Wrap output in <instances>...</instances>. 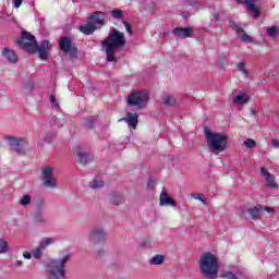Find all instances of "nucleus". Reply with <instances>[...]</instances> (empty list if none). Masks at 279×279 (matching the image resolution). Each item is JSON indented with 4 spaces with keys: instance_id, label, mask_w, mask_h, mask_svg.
Returning <instances> with one entry per match:
<instances>
[{
    "instance_id": "18",
    "label": "nucleus",
    "mask_w": 279,
    "mask_h": 279,
    "mask_svg": "<svg viewBox=\"0 0 279 279\" xmlns=\"http://www.w3.org/2000/svg\"><path fill=\"white\" fill-rule=\"evenodd\" d=\"M244 4L248 12H252L253 19H258L260 16V11L256 9V0H244Z\"/></svg>"
},
{
    "instance_id": "7",
    "label": "nucleus",
    "mask_w": 279,
    "mask_h": 279,
    "mask_svg": "<svg viewBox=\"0 0 279 279\" xmlns=\"http://www.w3.org/2000/svg\"><path fill=\"white\" fill-rule=\"evenodd\" d=\"M149 101V92L135 90L128 97V104L131 108H145Z\"/></svg>"
},
{
    "instance_id": "19",
    "label": "nucleus",
    "mask_w": 279,
    "mask_h": 279,
    "mask_svg": "<svg viewBox=\"0 0 279 279\" xmlns=\"http://www.w3.org/2000/svg\"><path fill=\"white\" fill-rule=\"evenodd\" d=\"M2 56L3 58H5V60H8V62H10L11 64H16V62H19V57L16 56V52H14V50H10L8 48H4L2 50Z\"/></svg>"
},
{
    "instance_id": "14",
    "label": "nucleus",
    "mask_w": 279,
    "mask_h": 279,
    "mask_svg": "<svg viewBox=\"0 0 279 279\" xmlns=\"http://www.w3.org/2000/svg\"><path fill=\"white\" fill-rule=\"evenodd\" d=\"M159 205L160 206H175V201L171 196H169L166 187H162V191L159 195Z\"/></svg>"
},
{
    "instance_id": "30",
    "label": "nucleus",
    "mask_w": 279,
    "mask_h": 279,
    "mask_svg": "<svg viewBox=\"0 0 279 279\" xmlns=\"http://www.w3.org/2000/svg\"><path fill=\"white\" fill-rule=\"evenodd\" d=\"M5 252H8V241L0 239V254H5Z\"/></svg>"
},
{
    "instance_id": "29",
    "label": "nucleus",
    "mask_w": 279,
    "mask_h": 279,
    "mask_svg": "<svg viewBox=\"0 0 279 279\" xmlns=\"http://www.w3.org/2000/svg\"><path fill=\"white\" fill-rule=\"evenodd\" d=\"M21 206H29L32 204V196L24 195L22 199L20 201Z\"/></svg>"
},
{
    "instance_id": "36",
    "label": "nucleus",
    "mask_w": 279,
    "mask_h": 279,
    "mask_svg": "<svg viewBox=\"0 0 279 279\" xmlns=\"http://www.w3.org/2000/svg\"><path fill=\"white\" fill-rule=\"evenodd\" d=\"M50 104L53 110H60V105L58 104V100H56V96H50Z\"/></svg>"
},
{
    "instance_id": "4",
    "label": "nucleus",
    "mask_w": 279,
    "mask_h": 279,
    "mask_svg": "<svg viewBox=\"0 0 279 279\" xmlns=\"http://www.w3.org/2000/svg\"><path fill=\"white\" fill-rule=\"evenodd\" d=\"M71 260V254H65L61 258L52 259L46 265L49 279H66V263Z\"/></svg>"
},
{
    "instance_id": "6",
    "label": "nucleus",
    "mask_w": 279,
    "mask_h": 279,
    "mask_svg": "<svg viewBox=\"0 0 279 279\" xmlns=\"http://www.w3.org/2000/svg\"><path fill=\"white\" fill-rule=\"evenodd\" d=\"M108 236V231L101 225L93 226L87 234V241L89 245L97 247V245H106V238Z\"/></svg>"
},
{
    "instance_id": "47",
    "label": "nucleus",
    "mask_w": 279,
    "mask_h": 279,
    "mask_svg": "<svg viewBox=\"0 0 279 279\" xmlns=\"http://www.w3.org/2000/svg\"><path fill=\"white\" fill-rule=\"evenodd\" d=\"M271 145L272 147H279V141L276 138L271 140Z\"/></svg>"
},
{
    "instance_id": "48",
    "label": "nucleus",
    "mask_w": 279,
    "mask_h": 279,
    "mask_svg": "<svg viewBox=\"0 0 279 279\" xmlns=\"http://www.w3.org/2000/svg\"><path fill=\"white\" fill-rule=\"evenodd\" d=\"M260 174H262V175H266V178H267V174H270V173L267 172V169H266V168H262V169H260Z\"/></svg>"
},
{
    "instance_id": "2",
    "label": "nucleus",
    "mask_w": 279,
    "mask_h": 279,
    "mask_svg": "<svg viewBox=\"0 0 279 279\" xmlns=\"http://www.w3.org/2000/svg\"><path fill=\"white\" fill-rule=\"evenodd\" d=\"M125 35L117 28H112L109 36L102 41V47L107 53V62H117L114 51L125 47Z\"/></svg>"
},
{
    "instance_id": "3",
    "label": "nucleus",
    "mask_w": 279,
    "mask_h": 279,
    "mask_svg": "<svg viewBox=\"0 0 279 279\" xmlns=\"http://www.w3.org/2000/svg\"><path fill=\"white\" fill-rule=\"evenodd\" d=\"M201 274L206 279H217L219 274V262L213 253H205L199 259Z\"/></svg>"
},
{
    "instance_id": "11",
    "label": "nucleus",
    "mask_w": 279,
    "mask_h": 279,
    "mask_svg": "<svg viewBox=\"0 0 279 279\" xmlns=\"http://www.w3.org/2000/svg\"><path fill=\"white\" fill-rule=\"evenodd\" d=\"M75 158L77 162H80V165H83V166H86L88 162H93V160H95V157L90 153L80 147L77 151H75Z\"/></svg>"
},
{
    "instance_id": "28",
    "label": "nucleus",
    "mask_w": 279,
    "mask_h": 279,
    "mask_svg": "<svg viewBox=\"0 0 279 279\" xmlns=\"http://www.w3.org/2000/svg\"><path fill=\"white\" fill-rule=\"evenodd\" d=\"M162 263H165V256L162 255H156L149 259L150 265H162Z\"/></svg>"
},
{
    "instance_id": "33",
    "label": "nucleus",
    "mask_w": 279,
    "mask_h": 279,
    "mask_svg": "<svg viewBox=\"0 0 279 279\" xmlns=\"http://www.w3.org/2000/svg\"><path fill=\"white\" fill-rule=\"evenodd\" d=\"M111 16L113 19H123V11L121 9H117L111 11Z\"/></svg>"
},
{
    "instance_id": "16",
    "label": "nucleus",
    "mask_w": 279,
    "mask_h": 279,
    "mask_svg": "<svg viewBox=\"0 0 279 279\" xmlns=\"http://www.w3.org/2000/svg\"><path fill=\"white\" fill-rule=\"evenodd\" d=\"M120 121H124V123H128L129 128H133V130H136L138 125V114L128 112L126 118L120 119Z\"/></svg>"
},
{
    "instance_id": "8",
    "label": "nucleus",
    "mask_w": 279,
    "mask_h": 279,
    "mask_svg": "<svg viewBox=\"0 0 279 279\" xmlns=\"http://www.w3.org/2000/svg\"><path fill=\"white\" fill-rule=\"evenodd\" d=\"M41 182L46 189H56L58 181L53 177V168L46 166L41 169Z\"/></svg>"
},
{
    "instance_id": "46",
    "label": "nucleus",
    "mask_w": 279,
    "mask_h": 279,
    "mask_svg": "<svg viewBox=\"0 0 279 279\" xmlns=\"http://www.w3.org/2000/svg\"><path fill=\"white\" fill-rule=\"evenodd\" d=\"M266 210V213H276V210L272 207H263V213Z\"/></svg>"
},
{
    "instance_id": "41",
    "label": "nucleus",
    "mask_w": 279,
    "mask_h": 279,
    "mask_svg": "<svg viewBox=\"0 0 279 279\" xmlns=\"http://www.w3.org/2000/svg\"><path fill=\"white\" fill-rule=\"evenodd\" d=\"M96 256H98V258H104V256H106V248L100 247L98 250H96Z\"/></svg>"
},
{
    "instance_id": "24",
    "label": "nucleus",
    "mask_w": 279,
    "mask_h": 279,
    "mask_svg": "<svg viewBox=\"0 0 279 279\" xmlns=\"http://www.w3.org/2000/svg\"><path fill=\"white\" fill-rule=\"evenodd\" d=\"M104 179L99 177H95L94 180L88 183V187L94 189V191H97V189H104Z\"/></svg>"
},
{
    "instance_id": "5",
    "label": "nucleus",
    "mask_w": 279,
    "mask_h": 279,
    "mask_svg": "<svg viewBox=\"0 0 279 279\" xmlns=\"http://www.w3.org/2000/svg\"><path fill=\"white\" fill-rule=\"evenodd\" d=\"M205 136L210 151L214 154H221V151H226V145H228V136L221 133H213L208 129H205Z\"/></svg>"
},
{
    "instance_id": "35",
    "label": "nucleus",
    "mask_w": 279,
    "mask_h": 279,
    "mask_svg": "<svg viewBox=\"0 0 279 279\" xmlns=\"http://www.w3.org/2000/svg\"><path fill=\"white\" fill-rule=\"evenodd\" d=\"M43 250L44 248H40V246H38L37 248H35L33 251V256L34 258H36L37 260L40 259L43 257Z\"/></svg>"
},
{
    "instance_id": "20",
    "label": "nucleus",
    "mask_w": 279,
    "mask_h": 279,
    "mask_svg": "<svg viewBox=\"0 0 279 279\" xmlns=\"http://www.w3.org/2000/svg\"><path fill=\"white\" fill-rule=\"evenodd\" d=\"M246 213L250 215L251 219H260V217H263V205L251 207Z\"/></svg>"
},
{
    "instance_id": "43",
    "label": "nucleus",
    "mask_w": 279,
    "mask_h": 279,
    "mask_svg": "<svg viewBox=\"0 0 279 279\" xmlns=\"http://www.w3.org/2000/svg\"><path fill=\"white\" fill-rule=\"evenodd\" d=\"M192 197H194V199L203 202V204H206V202L204 201V194H192Z\"/></svg>"
},
{
    "instance_id": "52",
    "label": "nucleus",
    "mask_w": 279,
    "mask_h": 279,
    "mask_svg": "<svg viewBox=\"0 0 279 279\" xmlns=\"http://www.w3.org/2000/svg\"><path fill=\"white\" fill-rule=\"evenodd\" d=\"M251 114H256V110L252 109Z\"/></svg>"
},
{
    "instance_id": "44",
    "label": "nucleus",
    "mask_w": 279,
    "mask_h": 279,
    "mask_svg": "<svg viewBox=\"0 0 279 279\" xmlns=\"http://www.w3.org/2000/svg\"><path fill=\"white\" fill-rule=\"evenodd\" d=\"M13 3H14V8H21L23 0H14Z\"/></svg>"
},
{
    "instance_id": "50",
    "label": "nucleus",
    "mask_w": 279,
    "mask_h": 279,
    "mask_svg": "<svg viewBox=\"0 0 279 279\" xmlns=\"http://www.w3.org/2000/svg\"><path fill=\"white\" fill-rule=\"evenodd\" d=\"M15 265L16 267H23V260H16Z\"/></svg>"
},
{
    "instance_id": "22",
    "label": "nucleus",
    "mask_w": 279,
    "mask_h": 279,
    "mask_svg": "<svg viewBox=\"0 0 279 279\" xmlns=\"http://www.w3.org/2000/svg\"><path fill=\"white\" fill-rule=\"evenodd\" d=\"M250 95H247V93H242L233 97V104L235 106H243V104H247Z\"/></svg>"
},
{
    "instance_id": "51",
    "label": "nucleus",
    "mask_w": 279,
    "mask_h": 279,
    "mask_svg": "<svg viewBox=\"0 0 279 279\" xmlns=\"http://www.w3.org/2000/svg\"><path fill=\"white\" fill-rule=\"evenodd\" d=\"M33 87L34 85H29V84L26 85V88H33Z\"/></svg>"
},
{
    "instance_id": "21",
    "label": "nucleus",
    "mask_w": 279,
    "mask_h": 279,
    "mask_svg": "<svg viewBox=\"0 0 279 279\" xmlns=\"http://www.w3.org/2000/svg\"><path fill=\"white\" fill-rule=\"evenodd\" d=\"M109 202L113 206H121V204H125V197L121 193H113L110 195Z\"/></svg>"
},
{
    "instance_id": "53",
    "label": "nucleus",
    "mask_w": 279,
    "mask_h": 279,
    "mask_svg": "<svg viewBox=\"0 0 279 279\" xmlns=\"http://www.w3.org/2000/svg\"><path fill=\"white\" fill-rule=\"evenodd\" d=\"M238 3H243V0H238Z\"/></svg>"
},
{
    "instance_id": "26",
    "label": "nucleus",
    "mask_w": 279,
    "mask_h": 279,
    "mask_svg": "<svg viewBox=\"0 0 279 279\" xmlns=\"http://www.w3.org/2000/svg\"><path fill=\"white\" fill-rule=\"evenodd\" d=\"M266 184L270 189H278V183L276 182V178L274 177V174H267Z\"/></svg>"
},
{
    "instance_id": "31",
    "label": "nucleus",
    "mask_w": 279,
    "mask_h": 279,
    "mask_svg": "<svg viewBox=\"0 0 279 279\" xmlns=\"http://www.w3.org/2000/svg\"><path fill=\"white\" fill-rule=\"evenodd\" d=\"M244 146L247 148V149H254V147H256V141L252 140V138H247L245 142H244Z\"/></svg>"
},
{
    "instance_id": "9",
    "label": "nucleus",
    "mask_w": 279,
    "mask_h": 279,
    "mask_svg": "<svg viewBox=\"0 0 279 279\" xmlns=\"http://www.w3.org/2000/svg\"><path fill=\"white\" fill-rule=\"evenodd\" d=\"M5 141L11 145L12 151H16L19 156H23V154H25V148L23 147L25 140L23 137L5 135Z\"/></svg>"
},
{
    "instance_id": "27",
    "label": "nucleus",
    "mask_w": 279,
    "mask_h": 279,
    "mask_svg": "<svg viewBox=\"0 0 279 279\" xmlns=\"http://www.w3.org/2000/svg\"><path fill=\"white\" fill-rule=\"evenodd\" d=\"M53 238H45L44 240L40 241L39 243V247L41 250H47V247H49V245L53 244Z\"/></svg>"
},
{
    "instance_id": "13",
    "label": "nucleus",
    "mask_w": 279,
    "mask_h": 279,
    "mask_svg": "<svg viewBox=\"0 0 279 279\" xmlns=\"http://www.w3.org/2000/svg\"><path fill=\"white\" fill-rule=\"evenodd\" d=\"M172 34L181 39L191 38L193 36V27H175L172 29Z\"/></svg>"
},
{
    "instance_id": "10",
    "label": "nucleus",
    "mask_w": 279,
    "mask_h": 279,
    "mask_svg": "<svg viewBox=\"0 0 279 279\" xmlns=\"http://www.w3.org/2000/svg\"><path fill=\"white\" fill-rule=\"evenodd\" d=\"M43 208H45V202H41L37 206V210L35 211L33 216V221L37 226H47V216L43 213Z\"/></svg>"
},
{
    "instance_id": "1",
    "label": "nucleus",
    "mask_w": 279,
    "mask_h": 279,
    "mask_svg": "<svg viewBox=\"0 0 279 279\" xmlns=\"http://www.w3.org/2000/svg\"><path fill=\"white\" fill-rule=\"evenodd\" d=\"M17 45L28 53H36V51H38L40 60H47L49 57V49H51L49 40H44L40 46H38L36 37L27 31L22 32V37L17 40Z\"/></svg>"
},
{
    "instance_id": "32",
    "label": "nucleus",
    "mask_w": 279,
    "mask_h": 279,
    "mask_svg": "<svg viewBox=\"0 0 279 279\" xmlns=\"http://www.w3.org/2000/svg\"><path fill=\"white\" fill-rule=\"evenodd\" d=\"M84 126L86 130H93V128H95V119L90 118L85 120Z\"/></svg>"
},
{
    "instance_id": "38",
    "label": "nucleus",
    "mask_w": 279,
    "mask_h": 279,
    "mask_svg": "<svg viewBox=\"0 0 279 279\" xmlns=\"http://www.w3.org/2000/svg\"><path fill=\"white\" fill-rule=\"evenodd\" d=\"M221 278H223V279H238L235 277L234 272H232V271L222 272Z\"/></svg>"
},
{
    "instance_id": "37",
    "label": "nucleus",
    "mask_w": 279,
    "mask_h": 279,
    "mask_svg": "<svg viewBox=\"0 0 279 279\" xmlns=\"http://www.w3.org/2000/svg\"><path fill=\"white\" fill-rule=\"evenodd\" d=\"M69 121V118L66 117H61L57 119V125L59 128H64V125H66V122Z\"/></svg>"
},
{
    "instance_id": "17",
    "label": "nucleus",
    "mask_w": 279,
    "mask_h": 279,
    "mask_svg": "<svg viewBox=\"0 0 279 279\" xmlns=\"http://www.w3.org/2000/svg\"><path fill=\"white\" fill-rule=\"evenodd\" d=\"M59 47L64 53H70V51H73L74 48L71 37H61L59 41Z\"/></svg>"
},
{
    "instance_id": "40",
    "label": "nucleus",
    "mask_w": 279,
    "mask_h": 279,
    "mask_svg": "<svg viewBox=\"0 0 279 279\" xmlns=\"http://www.w3.org/2000/svg\"><path fill=\"white\" fill-rule=\"evenodd\" d=\"M267 34L270 36V37H274L276 36V34H278V28L276 26H271L267 29Z\"/></svg>"
},
{
    "instance_id": "12",
    "label": "nucleus",
    "mask_w": 279,
    "mask_h": 279,
    "mask_svg": "<svg viewBox=\"0 0 279 279\" xmlns=\"http://www.w3.org/2000/svg\"><path fill=\"white\" fill-rule=\"evenodd\" d=\"M88 22L94 24V27H104L106 25V13L96 11L89 16Z\"/></svg>"
},
{
    "instance_id": "45",
    "label": "nucleus",
    "mask_w": 279,
    "mask_h": 279,
    "mask_svg": "<svg viewBox=\"0 0 279 279\" xmlns=\"http://www.w3.org/2000/svg\"><path fill=\"white\" fill-rule=\"evenodd\" d=\"M23 257L26 258L27 260H31V258H32V253H29V252H24V253H23Z\"/></svg>"
},
{
    "instance_id": "39",
    "label": "nucleus",
    "mask_w": 279,
    "mask_h": 279,
    "mask_svg": "<svg viewBox=\"0 0 279 279\" xmlns=\"http://www.w3.org/2000/svg\"><path fill=\"white\" fill-rule=\"evenodd\" d=\"M238 69L241 73H243V75H245V77H247V69H245V62H240L238 64Z\"/></svg>"
},
{
    "instance_id": "42",
    "label": "nucleus",
    "mask_w": 279,
    "mask_h": 279,
    "mask_svg": "<svg viewBox=\"0 0 279 279\" xmlns=\"http://www.w3.org/2000/svg\"><path fill=\"white\" fill-rule=\"evenodd\" d=\"M123 25H124V27H125L128 34H130V36H132V34H133V32H132V25H130V23H128V22H125V21L123 22Z\"/></svg>"
},
{
    "instance_id": "25",
    "label": "nucleus",
    "mask_w": 279,
    "mask_h": 279,
    "mask_svg": "<svg viewBox=\"0 0 279 279\" xmlns=\"http://www.w3.org/2000/svg\"><path fill=\"white\" fill-rule=\"evenodd\" d=\"M161 99L165 106H175V98L169 94H163Z\"/></svg>"
},
{
    "instance_id": "15",
    "label": "nucleus",
    "mask_w": 279,
    "mask_h": 279,
    "mask_svg": "<svg viewBox=\"0 0 279 279\" xmlns=\"http://www.w3.org/2000/svg\"><path fill=\"white\" fill-rule=\"evenodd\" d=\"M231 27L234 29L238 38H241L242 43H252V36L247 35L239 24H231Z\"/></svg>"
},
{
    "instance_id": "49",
    "label": "nucleus",
    "mask_w": 279,
    "mask_h": 279,
    "mask_svg": "<svg viewBox=\"0 0 279 279\" xmlns=\"http://www.w3.org/2000/svg\"><path fill=\"white\" fill-rule=\"evenodd\" d=\"M154 181L151 180V179H149V181H148V184H147V187L148 189H154Z\"/></svg>"
},
{
    "instance_id": "34",
    "label": "nucleus",
    "mask_w": 279,
    "mask_h": 279,
    "mask_svg": "<svg viewBox=\"0 0 279 279\" xmlns=\"http://www.w3.org/2000/svg\"><path fill=\"white\" fill-rule=\"evenodd\" d=\"M53 138H56V133L48 132L44 136V143H51V141H53Z\"/></svg>"
},
{
    "instance_id": "23",
    "label": "nucleus",
    "mask_w": 279,
    "mask_h": 279,
    "mask_svg": "<svg viewBox=\"0 0 279 279\" xmlns=\"http://www.w3.org/2000/svg\"><path fill=\"white\" fill-rule=\"evenodd\" d=\"M95 29H97V26H95L94 23L89 22V20L85 25L80 26V32H82V34H85L86 36H90V34H93Z\"/></svg>"
}]
</instances>
